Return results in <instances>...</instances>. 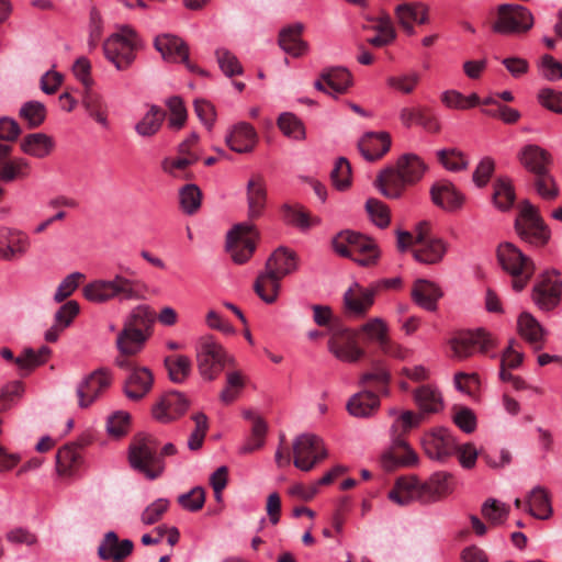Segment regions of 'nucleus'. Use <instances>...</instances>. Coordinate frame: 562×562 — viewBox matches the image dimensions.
Listing matches in <instances>:
<instances>
[{
	"mask_svg": "<svg viewBox=\"0 0 562 562\" xmlns=\"http://www.w3.org/2000/svg\"><path fill=\"white\" fill-rule=\"evenodd\" d=\"M415 402L425 413H437L442 407L440 394L429 385H423L416 390Z\"/></svg>",
	"mask_w": 562,
	"mask_h": 562,
	"instance_id": "nucleus-50",
	"label": "nucleus"
},
{
	"mask_svg": "<svg viewBox=\"0 0 562 562\" xmlns=\"http://www.w3.org/2000/svg\"><path fill=\"white\" fill-rule=\"evenodd\" d=\"M137 281L115 274L111 280H95L85 285L83 296L93 303H105L119 297L120 300H139L142 295L137 290Z\"/></svg>",
	"mask_w": 562,
	"mask_h": 562,
	"instance_id": "nucleus-7",
	"label": "nucleus"
},
{
	"mask_svg": "<svg viewBox=\"0 0 562 562\" xmlns=\"http://www.w3.org/2000/svg\"><path fill=\"white\" fill-rule=\"evenodd\" d=\"M426 171V165L415 154L401 156L395 167L383 170L376 178L381 193L389 199H397L407 186L418 182Z\"/></svg>",
	"mask_w": 562,
	"mask_h": 562,
	"instance_id": "nucleus-2",
	"label": "nucleus"
},
{
	"mask_svg": "<svg viewBox=\"0 0 562 562\" xmlns=\"http://www.w3.org/2000/svg\"><path fill=\"white\" fill-rule=\"evenodd\" d=\"M189 401L180 392H168L154 406L153 415L161 423H169L188 409Z\"/></svg>",
	"mask_w": 562,
	"mask_h": 562,
	"instance_id": "nucleus-26",
	"label": "nucleus"
},
{
	"mask_svg": "<svg viewBox=\"0 0 562 562\" xmlns=\"http://www.w3.org/2000/svg\"><path fill=\"white\" fill-rule=\"evenodd\" d=\"M83 464V456L76 450V445H65L56 453V471L63 479L76 475Z\"/></svg>",
	"mask_w": 562,
	"mask_h": 562,
	"instance_id": "nucleus-33",
	"label": "nucleus"
},
{
	"mask_svg": "<svg viewBox=\"0 0 562 562\" xmlns=\"http://www.w3.org/2000/svg\"><path fill=\"white\" fill-rule=\"evenodd\" d=\"M329 351L339 360L357 362L364 356V350L358 346V333L341 324H334L329 328Z\"/></svg>",
	"mask_w": 562,
	"mask_h": 562,
	"instance_id": "nucleus-15",
	"label": "nucleus"
},
{
	"mask_svg": "<svg viewBox=\"0 0 562 562\" xmlns=\"http://www.w3.org/2000/svg\"><path fill=\"white\" fill-rule=\"evenodd\" d=\"M82 105L88 114L101 126L108 127V105L103 98L90 89H86L82 97Z\"/></svg>",
	"mask_w": 562,
	"mask_h": 562,
	"instance_id": "nucleus-45",
	"label": "nucleus"
},
{
	"mask_svg": "<svg viewBox=\"0 0 562 562\" xmlns=\"http://www.w3.org/2000/svg\"><path fill=\"white\" fill-rule=\"evenodd\" d=\"M515 228L524 241L536 247L544 246L551 237L550 228L540 216L539 210L528 202L521 206Z\"/></svg>",
	"mask_w": 562,
	"mask_h": 562,
	"instance_id": "nucleus-12",
	"label": "nucleus"
},
{
	"mask_svg": "<svg viewBox=\"0 0 562 562\" xmlns=\"http://www.w3.org/2000/svg\"><path fill=\"white\" fill-rule=\"evenodd\" d=\"M86 279V276L81 272H72L68 274L63 281L58 284L55 294L54 301L56 303H61L67 300L79 286V284Z\"/></svg>",
	"mask_w": 562,
	"mask_h": 562,
	"instance_id": "nucleus-61",
	"label": "nucleus"
},
{
	"mask_svg": "<svg viewBox=\"0 0 562 562\" xmlns=\"http://www.w3.org/2000/svg\"><path fill=\"white\" fill-rule=\"evenodd\" d=\"M165 119V110L157 105H151L143 119L135 125V131L139 136L151 137L158 133Z\"/></svg>",
	"mask_w": 562,
	"mask_h": 562,
	"instance_id": "nucleus-46",
	"label": "nucleus"
},
{
	"mask_svg": "<svg viewBox=\"0 0 562 562\" xmlns=\"http://www.w3.org/2000/svg\"><path fill=\"white\" fill-rule=\"evenodd\" d=\"M192 420L194 422L195 427H194V430L192 431V434L189 437L188 448L191 451H196L203 445L206 431L209 429V423H207L206 415L203 414V413L194 414L192 416Z\"/></svg>",
	"mask_w": 562,
	"mask_h": 562,
	"instance_id": "nucleus-64",
	"label": "nucleus"
},
{
	"mask_svg": "<svg viewBox=\"0 0 562 562\" xmlns=\"http://www.w3.org/2000/svg\"><path fill=\"white\" fill-rule=\"evenodd\" d=\"M425 453L435 460L443 461L456 450V440L445 428H436L423 437Z\"/></svg>",
	"mask_w": 562,
	"mask_h": 562,
	"instance_id": "nucleus-23",
	"label": "nucleus"
},
{
	"mask_svg": "<svg viewBox=\"0 0 562 562\" xmlns=\"http://www.w3.org/2000/svg\"><path fill=\"white\" fill-rule=\"evenodd\" d=\"M432 202L449 212L458 211L462 207L464 196L450 182H439L432 186L430 190Z\"/></svg>",
	"mask_w": 562,
	"mask_h": 562,
	"instance_id": "nucleus-32",
	"label": "nucleus"
},
{
	"mask_svg": "<svg viewBox=\"0 0 562 562\" xmlns=\"http://www.w3.org/2000/svg\"><path fill=\"white\" fill-rule=\"evenodd\" d=\"M379 285L362 286L355 282L344 294V307L347 315L364 317L374 304Z\"/></svg>",
	"mask_w": 562,
	"mask_h": 562,
	"instance_id": "nucleus-19",
	"label": "nucleus"
},
{
	"mask_svg": "<svg viewBox=\"0 0 562 562\" xmlns=\"http://www.w3.org/2000/svg\"><path fill=\"white\" fill-rule=\"evenodd\" d=\"M29 169L30 165L23 158L7 160L0 164V180L3 182H11L16 178L26 177Z\"/></svg>",
	"mask_w": 562,
	"mask_h": 562,
	"instance_id": "nucleus-58",
	"label": "nucleus"
},
{
	"mask_svg": "<svg viewBox=\"0 0 562 562\" xmlns=\"http://www.w3.org/2000/svg\"><path fill=\"white\" fill-rule=\"evenodd\" d=\"M481 514L492 526H498L507 519L509 507L495 498H487L482 505Z\"/></svg>",
	"mask_w": 562,
	"mask_h": 562,
	"instance_id": "nucleus-54",
	"label": "nucleus"
},
{
	"mask_svg": "<svg viewBox=\"0 0 562 562\" xmlns=\"http://www.w3.org/2000/svg\"><path fill=\"white\" fill-rule=\"evenodd\" d=\"M390 380V372L383 366L374 364L370 371L361 376L360 385L364 390L352 395L347 402L348 413L358 418L371 416L379 408L380 398L368 387H373L382 394H387Z\"/></svg>",
	"mask_w": 562,
	"mask_h": 562,
	"instance_id": "nucleus-4",
	"label": "nucleus"
},
{
	"mask_svg": "<svg viewBox=\"0 0 562 562\" xmlns=\"http://www.w3.org/2000/svg\"><path fill=\"white\" fill-rule=\"evenodd\" d=\"M217 64L221 70L227 76L233 77L243 74V66L237 57L226 48H217L215 52Z\"/></svg>",
	"mask_w": 562,
	"mask_h": 562,
	"instance_id": "nucleus-60",
	"label": "nucleus"
},
{
	"mask_svg": "<svg viewBox=\"0 0 562 562\" xmlns=\"http://www.w3.org/2000/svg\"><path fill=\"white\" fill-rule=\"evenodd\" d=\"M133 548L134 544L131 540L120 541L115 532L109 531L98 549V554L102 560L112 559V562H120L132 553Z\"/></svg>",
	"mask_w": 562,
	"mask_h": 562,
	"instance_id": "nucleus-34",
	"label": "nucleus"
},
{
	"mask_svg": "<svg viewBox=\"0 0 562 562\" xmlns=\"http://www.w3.org/2000/svg\"><path fill=\"white\" fill-rule=\"evenodd\" d=\"M423 419L420 414L405 411L396 417L390 429L391 439H405V435L417 427Z\"/></svg>",
	"mask_w": 562,
	"mask_h": 562,
	"instance_id": "nucleus-49",
	"label": "nucleus"
},
{
	"mask_svg": "<svg viewBox=\"0 0 562 562\" xmlns=\"http://www.w3.org/2000/svg\"><path fill=\"white\" fill-rule=\"evenodd\" d=\"M453 357L462 360L471 357L475 351L487 355L495 347L491 334L484 329L458 331L450 340Z\"/></svg>",
	"mask_w": 562,
	"mask_h": 562,
	"instance_id": "nucleus-16",
	"label": "nucleus"
},
{
	"mask_svg": "<svg viewBox=\"0 0 562 562\" xmlns=\"http://www.w3.org/2000/svg\"><path fill=\"white\" fill-rule=\"evenodd\" d=\"M158 443L153 437H139L130 447L131 465L154 480L164 471L161 457L157 453Z\"/></svg>",
	"mask_w": 562,
	"mask_h": 562,
	"instance_id": "nucleus-11",
	"label": "nucleus"
},
{
	"mask_svg": "<svg viewBox=\"0 0 562 562\" xmlns=\"http://www.w3.org/2000/svg\"><path fill=\"white\" fill-rule=\"evenodd\" d=\"M526 510L538 519H548L553 510L549 491L543 486H536L526 499Z\"/></svg>",
	"mask_w": 562,
	"mask_h": 562,
	"instance_id": "nucleus-38",
	"label": "nucleus"
},
{
	"mask_svg": "<svg viewBox=\"0 0 562 562\" xmlns=\"http://www.w3.org/2000/svg\"><path fill=\"white\" fill-rule=\"evenodd\" d=\"M324 83L334 92L344 93L351 85V75L341 67L329 68L321 74V78L315 81L314 87L318 91L327 92Z\"/></svg>",
	"mask_w": 562,
	"mask_h": 562,
	"instance_id": "nucleus-36",
	"label": "nucleus"
},
{
	"mask_svg": "<svg viewBox=\"0 0 562 562\" xmlns=\"http://www.w3.org/2000/svg\"><path fill=\"white\" fill-rule=\"evenodd\" d=\"M248 216L250 220L258 218L266 206L267 190L262 175H251L247 183Z\"/></svg>",
	"mask_w": 562,
	"mask_h": 562,
	"instance_id": "nucleus-31",
	"label": "nucleus"
},
{
	"mask_svg": "<svg viewBox=\"0 0 562 562\" xmlns=\"http://www.w3.org/2000/svg\"><path fill=\"white\" fill-rule=\"evenodd\" d=\"M441 295L442 292L435 283L423 279L415 281L412 289L413 300L427 311L437 308V301Z\"/></svg>",
	"mask_w": 562,
	"mask_h": 562,
	"instance_id": "nucleus-39",
	"label": "nucleus"
},
{
	"mask_svg": "<svg viewBox=\"0 0 562 562\" xmlns=\"http://www.w3.org/2000/svg\"><path fill=\"white\" fill-rule=\"evenodd\" d=\"M165 367L175 383H182L191 372V360L187 356L177 355L165 358Z\"/></svg>",
	"mask_w": 562,
	"mask_h": 562,
	"instance_id": "nucleus-48",
	"label": "nucleus"
},
{
	"mask_svg": "<svg viewBox=\"0 0 562 562\" xmlns=\"http://www.w3.org/2000/svg\"><path fill=\"white\" fill-rule=\"evenodd\" d=\"M533 25L531 12L519 4H502L493 30L502 34H518L530 30Z\"/></svg>",
	"mask_w": 562,
	"mask_h": 562,
	"instance_id": "nucleus-18",
	"label": "nucleus"
},
{
	"mask_svg": "<svg viewBox=\"0 0 562 562\" xmlns=\"http://www.w3.org/2000/svg\"><path fill=\"white\" fill-rule=\"evenodd\" d=\"M453 486V476L448 472H436L424 483H420L414 475L400 476L389 492V498L401 506L413 501L432 503L451 494Z\"/></svg>",
	"mask_w": 562,
	"mask_h": 562,
	"instance_id": "nucleus-1",
	"label": "nucleus"
},
{
	"mask_svg": "<svg viewBox=\"0 0 562 562\" xmlns=\"http://www.w3.org/2000/svg\"><path fill=\"white\" fill-rule=\"evenodd\" d=\"M198 160V155H180L178 158L167 157L161 161V169L173 178L190 179L192 173L188 172L187 168L195 164Z\"/></svg>",
	"mask_w": 562,
	"mask_h": 562,
	"instance_id": "nucleus-47",
	"label": "nucleus"
},
{
	"mask_svg": "<svg viewBox=\"0 0 562 562\" xmlns=\"http://www.w3.org/2000/svg\"><path fill=\"white\" fill-rule=\"evenodd\" d=\"M29 248L27 237L20 231L11 228V235L8 237L7 245L2 251L3 260H14L22 257Z\"/></svg>",
	"mask_w": 562,
	"mask_h": 562,
	"instance_id": "nucleus-53",
	"label": "nucleus"
},
{
	"mask_svg": "<svg viewBox=\"0 0 562 562\" xmlns=\"http://www.w3.org/2000/svg\"><path fill=\"white\" fill-rule=\"evenodd\" d=\"M154 383V376L147 368H133L128 372L125 383L124 393L133 401H139L150 391Z\"/></svg>",
	"mask_w": 562,
	"mask_h": 562,
	"instance_id": "nucleus-29",
	"label": "nucleus"
},
{
	"mask_svg": "<svg viewBox=\"0 0 562 562\" xmlns=\"http://www.w3.org/2000/svg\"><path fill=\"white\" fill-rule=\"evenodd\" d=\"M303 31L304 25L302 23H295L283 29L279 35L280 47L293 57H300L304 55L308 48V45L301 38Z\"/></svg>",
	"mask_w": 562,
	"mask_h": 562,
	"instance_id": "nucleus-35",
	"label": "nucleus"
},
{
	"mask_svg": "<svg viewBox=\"0 0 562 562\" xmlns=\"http://www.w3.org/2000/svg\"><path fill=\"white\" fill-rule=\"evenodd\" d=\"M283 215L286 223L292 224L303 231L319 223L317 217H312L310 213L300 205H284Z\"/></svg>",
	"mask_w": 562,
	"mask_h": 562,
	"instance_id": "nucleus-52",
	"label": "nucleus"
},
{
	"mask_svg": "<svg viewBox=\"0 0 562 562\" xmlns=\"http://www.w3.org/2000/svg\"><path fill=\"white\" fill-rule=\"evenodd\" d=\"M519 334L533 346L536 350H540L544 344L546 330L540 323L529 313H522L518 318Z\"/></svg>",
	"mask_w": 562,
	"mask_h": 562,
	"instance_id": "nucleus-42",
	"label": "nucleus"
},
{
	"mask_svg": "<svg viewBox=\"0 0 562 562\" xmlns=\"http://www.w3.org/2000/svg\"><path fill=\"white\" fill-rule=\"evenodd\" d=\"M293 464L304 472L312 471L327 457L322 438L312 434L297 436L292 443Z\"/></svg>",
	"mask_w": 562,
	"mask_h": 562,
	"instance_id": "nucleus-14",
	"label": "nucleus"
},
{
	"mask_svg": "<svg viewBox=\"0 0 562 562\" xmlns=\"http://www.w3.org/2000/svg\"><path fill=\"white\" fill-rule=\"evenodd\" d=\"M245 386V379L239 371L228 372L226 375V387L221 392V401L225 404L233 403Z\"/></svg>",
	"mask_w": 562,
	"mask_h": 562,
	"instance_id": "nucleus-59",
	"label": "nucleus"
},
{
	"mask_svg": "<svg viewBox=\"0 0 562 562\" xmlns=\"http://www.w3.org/2000/svg\"><path fill=\"white\" fill-rule=\"evenodd\" d=\"M359 330L366 334L370 340L375 341L378 346H380L389 338L387 325L380 317L370 318L368 322L361 325Z\"/></svg>",
	"mask_w": 562,
	"mask_h": 562,
	"instance_id": "nucleus-62",
	"label": "nucleus"
},
{
	"mask_svg": "<svg viewBox=\"0 0 562 562\" xmlns=\"http://www.w3.org/2000/svg\"><path fill=\"white\" fill-rule=\"evenodd\" d=\"M158 443L153 437H139L130 447L131 465L154 480L164 471L161 457L157 453Z\"/></svg>",
	"mask_w": 562,
	"mask_h": 562,
	"instance_id": "nucleus-10",
	"label": "nucleus"
},
{
	"mask_svg": "<svg viewBox=\"0 0 562 562\" xmlns=\"http://www.w3.org/2000/svg\"><path fill=\"white\" fill-rule=\"evenodd\" d=\"M331 244L339 256L350 258L362 267H373L380 258L374 240L352 231L338 233Z\"/></svg>",
	"mask_w": 562,
	"mask_h": 562,
	"instance_id": "nucleus-6",
	"label": "nucleus"
},
{
	"mask_svg": "<svg viewBox=\"0 0 562 562\" xmlns=\"http://www.w3.org/2000/svg\"><path fill=\"white\" fill-rule=\"evenodd\" d=\"M562 281L557 271L547 272L533 288V301L543 311H551L561 300Z\"/></svg>",
	"mask_w": 562,
	"mask_h": 562,
	"instance_id": "nucleus-21",
	"label": "nucleus"
},
{
	"mask_svg": "<svg viewBox=\"0 0 562 562\" xmlns=\"http://www.w3.org/2000/svg\"><path fill=\"white\" fill-rule=\"evenodd\" d=\"M265 268L272 270L279 278L294 272L297 269V257L294 251L280 247L268 258Z\"/></svg>",
	"mask_w": 562,
	"mask_h": 562,
	"instance_id": "nucleus-37",
	"label": "nucleus"
},
{
	"mask_svg": "<svg viewBox=\"0 0 562 562\" xmlns=\"http://www.w3.org/2000/svg\"><path fill=\"white\" fill-rule=\"evenodd\" d=\"M258 233L254 225L240 223L227 235L226 249L234 262L243 265L249 260L256 249Z\"/></svg>",
	"mask_w": 562,
	"mask_h": 562,
	"instance_id": "nucleus-17",
	"label": "nucleus"
},
{
	"mask_svg": "<svg viewBox=\"0 0 562 562\" xmlns=\"http://www.w3.org/2000/svg\"><path fill=\"white\" fill-rule=\"evenodd\" d=\"M533 186L537 193L546 200H554L559 190L550 171L533 176Z\"/></svg>",
	"mask_w": 562,
	"mask_h": 562,
	"instance_id": "nucleus-63",
	"label": "nucleus"
},
{
	"mask_svg": "<svg viewBox=\"0 0 562 562\" xmlns=\"http://www.w3.org/2000/svg\"><path fill=\"white\" fill-rule=\"evenodd\" d=\"M497 258L503 269L513 277V289L517 292L524 290L535 272L532 260L512 243L498 246Z\"/></svg>",
	"mask_w": 562,
	"mask_h": 562,
	"instance_id": "nucleus-9",
	"label": "nucleus"
},
{
	"mask_svg": "<svg viewBox=\"0 0 562 562\" xmlns=\"http://www.w3.org/2000/svg\"><path fill=\"white\" fill-rule=\"evenodd\" d=\"M50 353L49 348L42 347L38 351L31 348L25 349L19 357H14L9 348H2L0 355L8 361H13L20 369H33L43 364Z\"/></svg>",
	"mask_w": 562,
	"mask_h": 562,
	"instance_id": "nucleus-41",
	"label": "nucleus"
},
{
	"mask_svg": "<svg viewBox=\"0 0 562 562\" xmlns=\"http://www.w3.org/2000/svg\"><path fill=\"white\" fill-rule=\"evenodd\" d=\"M515 200V192L506 179H497L494 183L493 201L496 207L502 211L508 210Z\"/></svg>",
	"mask_w": 562,
	"mask_h": 562,
	"instance_id": "nucleus-57",
	"label": "nucleus"
},
{
	"mask_svg": "<svg viewBox=\"0 0 562 562\" xmlns=\"http://www.w3.org/2000/svg\"><path fill=\"white\" fill-rule=\"evenodd\" d=\"M155 48L167 61L183 63L190 70H194L189 60V48L178 36L172 34H160L154 41Z\"/></svg>",
	"mask_w": 562,
	"mask_h": 562,
	"instance_id": "nucleus-25",
	"label": "nucleus"
},
{
	"mask_svg": "<svg viewBox=\"0 0 562 562\" xmlns=\"http://www.w3.org/2000/svg\"><path fill=\"white\" fill-rule=\"evenodd\" d=\"M53 148V138L44 133L29 134L21 142V149L25 154L36 158H44L48 156Z\"/></svg>",
	"mask_w": 562,
	"mask_h": 562,
	"instance_id": "nucleus-43",
	"label": "nucleus"
},
{
	"mask_svg": "<svg viewBox=\"0 0 562 562\" xmlns=\"http://www.w3.org/2000/svg\"><path fill=\"white\" fill-rule=\"evenodd\" d=\"M391 147V136L386 132H368L358 143L361 155L368 161L382 158Z\"/></svg>",
	"mask_w": 562,
	"mask_h": 562,
	"instance_id": "nucleus-30",
	"label": "nucleus"
},
{
	"mask_svg": "<svg viewBox=\"0 0 562 562\" xmlns=\"http://www.w3.org/2000/svg\"><path fill=\"white\" fill-rule=\"evenodd\" d=\"M19 115L31 128H35L45 121L46 108L42 102L29 101L21 106Z\"/></svg>",
	"mask_w": 562,
	"mask_h": 562,
	"instance_id": "nucleus-56",
	"label": "nucleus"
},
{
	"mask_svg": "<svg viewBox=\"0 0 562 562\" xmlns=\"http://www.w3.org/2000/svg\"><path fill=\"white\" fill-rule=\"evenodd\" d=\"M156 319L148 305L134 307L124 321L116 338V347L123 355H137L150 337Z\"/></svg>",
	"mask_w": 562,
	"mask_h": 562,
	"instance_id": "nucleus-5",
	"label": "nucleus"
},
{
	"mask_svg": "<svg viewBox=\"0 0 562 562\" xmlns=\"http://www.w3.org/2000/svg\"><path fill=\"white\" fill-rule=\"evenodd\" d=\"M281 278L276 276L272 270L265 268L260 272L254 283L256 294L266 303L272 304L276 302L280 291Z\"/></svg>",
	"mask_w": 562,
	"mask_h": 562,
	"instance_id": "nucleus-40",
	"label": "nucleus"
},
{
	"mask_svg": "<svg viewBox=\"0 0 562 562\" xmlns=\"http://www.w3.org/2000/svg\"><path fill=\"white\" fill-rule=\"evenodd\" d=\"M258 139V134L254 126L246 122L235 124L225 137L227 146L238 154L251 153Z\"/></svg>",
	"mask_w": 562,
	"mask_h": 562,
	"instance_id": "nucleus-27",
	"label": "nucleus"
},
{
	"mask_svg": "<svg viewBox=\"0 0 562 562\" xmlns=\"http://www.w3.org/2000/svg\"><path fill=\"white\" fill-rule=\"evenodd\" d=\"M179 202L181 210L188 214H195L202 202V192L196 184L189 183L179 190Z\"/></svg>",
	"mask_w": 562,
	"mask_h": 562,
	"instance_id": "nucleus-51",
	"label": "nucleus"
},
{
	"mask_svg": "<svg viewBox=\"0 0 562 562\" xmlns=\"http://www.w3.org/2000/svg\"><path fill=\"white\" fill-rule=\"evenodd\" d=\"M397 247L404 251L413 247L414 258L426 265H436L445 257L448 244L430 232V223L423 221L416 225L415 232H397Z\"/></svg>",
	"mask_w": 562,
	"mask_h": 562,
	"instance_id": "nucleus-3",
	"label": "nucleus"
},
{
	"mask_svg": "<svg viewBox=\"0 0 562 562\" xmlns=\"http://www.w3.org/2000/svg\"><path fill=\"white\" fill-rule=\"evenodd\" d=\"M281 132L293 139L302 140L305 138V128L303 123L292 113H282L277 121Z\"/></svg>",
	"mask_w": 562,
	"mask_h": 562,
	"instance_id": "nucleus-55",
	"label": "nucleus"
},
{
	"mask_svg": "<svg viewBox=\"0 0 562 562\" xmlns=\"http://www.w3.org/2000/svg\"><path fill=\"white\" fill-rule=\"evenodd\" d=\"M380 462L385 471H394L417 465L418 456L406 439H391V446L382 453Z\"/></svg>",
	"mask_w": 562,
	"mask_h": 562,
	"instance_id": "nucleus-20",
	"label": "nucleus"
},
{
	"mask_svg": "<svg viewBox=\"0 0 562 562\" xmlns=\"http://www.w3.org/2000/svg\"><path fill=\"white\" fill-rule=\"evenodd\" d=\"M517 158L521 166L533 176L548 171L552 162L550 153L536 144L525 145Z\"/></svg>",
	"mask_w": 562,
	"mask_h": 562,
	"instance_id": "nucleus-28",
	"label": "nucleus"
},
{
	"mask_svg": "<svg viewBox=\"0 0 562 562\" xmlns=\"http://www.w3.org/2000/svg\"><path fill=\"white\" fill-rule=\"evenodd\" d=\"M394 15L400 27L407 35L415 34V24H426L429 21L428 7L422 2H404L395 7Z\"/></svg>",
	"mask_w": 562,
	"mask_h": 562,
	"instance_id": "nucleus-24",
	"label": "nucleus"
},
{
	"mask_svg": "<svg viewBox=\"0 0 562 562\" xmlns=\"http://www.w3.org/2000/svg\"><path fill=\"white\" fill-rule=\"evenodd\" d=\"M137 35L134 30L124 26L112 34L103 44L105 58L114 64L116 69H127L135 59Z\"/></svg>",
	"mask_w": 562,
	"mask_h": 562,
	"instance_id": "nucleus-13",
	"label": "nucleus"
},
{
	"mask_svg": "<svg viewBox=\"0 0 562 562\" xmlns=\"http://www.w3.org/2000/svg\"><path fill=\"white\" fill-rule=\"evenodd\" d=\"M196 364L203 379L212 381L225 367H235L236 362L212 336H204L196 346Z\"/></svg>",
	"mask_w": 562,
	"mask_h": 562,
	"instance_id": "nucleus-8",
	"label": "nucleus"
},
{
	"mask_svg": "<svg viewBox=\"0 0 562 562\" xmlns=\"http://www.w3.org/2000/svg\"><path fill=\"white\" fill-rule=\"evenodd\" d=\"M372 29L376 34L368 38V43L375 47H383L396 38L393 21L387 13H382L373 23Z\"/></svg>",
	"mask_w": 562,
	"mask_h": 562,
	"instance_id": "nucleus-44",
	"label": "nucleus"
},
{
	"mask_svg": "<svg viewBox=\"0 0 562 562\" xmlns=\"http://www.w3.org/2000/svg\"><path fill=\"white\" fill-rule=\"evenodd\" d=\"M109 371L99 369L90 373L77 387L79 406H90L111 384Z\"/></svg>",
	"mask_w": 562,
	"mask_h": 562,
	"instance_id": "nucleus-22",
	"label": "nucleus"
}]
</instances>
